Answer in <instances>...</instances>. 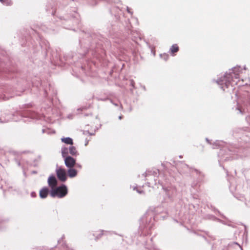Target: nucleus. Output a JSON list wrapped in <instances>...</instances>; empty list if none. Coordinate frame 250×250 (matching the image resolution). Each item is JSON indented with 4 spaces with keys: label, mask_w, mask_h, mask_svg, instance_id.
<instances>
[{
    "label": "nucleus",
    "mask_w": 250,
    "mask_h": 250,
    "mask_svg": "<svg viewBox=\"0 0 250 250\" xmlns=\"http://www.w3.org/2000/svg\"><path fill=\"white\" fill-rule=\"evenodd\" d=\"M138 192H139V193H141L142 192V191H140V190H137Z\"/></svg>",
    "instance_id": "nucleus-22"
},
{
    "label": "nucleus",
    "mask_w": 250,
    "mask_h": 250,
    "mask_svg": "<svg viewBox=\"0 0 250 250\" xmlns=\"http://www.w3.org/2000/svg\"><path fill=\"white\" fill-rule=\"evenodd\" d=\"M161 56L162 57H163L164 59L166 61H167L168 58V55L167 54H164L163 55H161Z\"/></svg>",
    "instance_id": "nucleus-14"
},
{
    "label": "nucleus",
    "mask_w": 250,
    "mask_h": 250,
    "mask_svg": "<svg viewBox=\"0 0 250 250\" xmlns=\"http://www.w3.org/2000/svg\"><path fill=\"white\" fill-rule=\"evenodd\" d=\"M56 172L58 178L62 182H65L67 179L66 173L64 169L61 167L56 169Z\"/></svg>",
    "instance_id": "nucleus-3"
},
{
    "label": "nucleus",
    "mask_w": 250,
    "mask_h": 250,
    "mask_svg": "<svg viewBox=\"0 0 250 250\" xmlns=\"http://www.w3.org/2000/svg\"><path fill=\"white\" fill-rule=\"evenodd\" d=\"M35 192H32V193H31V196H32V197H34V195H35Z\"/></svg>",
    "instance_id": "nucleus-18"
},
{
    "label": "nucleus",
    "mask_w": 250,
    "mask_h": 250,
    "mask_svg": "<svg viewBox=\"0 0 250 250\" xmlns=\"http://www.w3.org/2000/svg\"><path fill=\"white\" fill-rule=\"evenodd\" d=\"M120 107L121 110L123 109V106H122V104H120Z\"/></svg>",
    "instance_id": "nucleus-21"
},
{
    "label": "nucleus",
    "mask_w": 250,
    "mask_h": 250,
    "mask_svg": "<svg viewBox=\"0 0 250 250\" xmlns=\"http://www.w3.org/2000/svg\"><path fill=\"white\" fill-rule=\"evenodd\" d=\"M76 166H77V167H79V168H81V167H81V166L80 165H79V164H76Z\"/></svg>",
    "instance_id": "nucleus-17"
},
{
    "label": "nucleus",
    "mask_w": 250,
    "mask_h": 250,
    "mask_svg": "<svg viewBox=\"0 0 250 250\" xmlns=\"http://www.w3.org/2000/svg\"><path fill=\"white\" fill-rule=\"evenodd\" d=\"M238 109L239 110V112H240V113H242V111H241V109H240L239 108H238Z\"/></svg>",
    "instance_id": "nucleus-20"
},
{
    "label": "nucleus",
    "mask_w": 250,
    "mask_h": 250,
    "mask_svg": "<svg viewBox=\"0 0 250 250\" xmlns=\"http://www.w3.org/2000/svg\"><path fill=\"white\" fill-rule=\"evenodd\" d=\"M115 106H118V104H114L113 103H112Z\"/></svg>",
    "instance_id": "nucleus-23"
},
{
    "label": "nucleus",
    "mask_w": 250,
    "mask_h": 250,
    "mask_svg": "<svg viewBox=\"0 0 250 250\" xmlns=\"http://www.w3.org/2000/svg\"><path fill=\"white\" fill-rule=\"evenodd\" d=\"M182 157H183L182 156H181V155L179 156V158H182Z\"/></svg>",
    "instance_id": "nucleus-25"
},
{
    "label": "nucleus",
    "mask_w": 250,
    "mask_h": 250,
    "mask_svg": "<svg viewBox=\"0 0 250 250\" xmlns=\"http://www.w3.org/2000/svg\"><path fill=\"white\" fill-rule=\"evenodd\" d=\"M0 1L6 5H10L12 4L10 0H0Z\"/></svg>",
    "instance_id": "nucleus-12"
},
{
    "label": "nucleus",
    "mask_w": 250,
    "mask_h": 250,
    "mask_svg": "<svg viewBox=\"0 0 250 250\" xmlns=\"http://www.w3.org/2000/svg\"><path fill=\"white\" fill-rule=\"evenodd\" d=\"M64 163L67 167L72 168L76 164V161L71 156H68L64 159Z\"/></svg>",
    "instance_id": "nucleus-4"
},
{
    "label": "nucleus",
    "mask_w": 250,
    "mask_h": 250,
    "mask_svg": "<svg viewBox=\"0 0 250 250\" xmlns=\"http://www.w3.org/2000/svg\"><path fill=\"white\" fill-rule=\"evenodd\" d=\"M143 175H144L145 176H146V172H145V173L143 174Z\"/></svg>",
    "instance_id": "nucleus-24"
},
{
    "label": "nucleus",
    "mask_w": 250,
    "mask_h": 250,
    "mask_svg": "<svg viewBox=\"0 0 250 250\" xmlns=\"http://www.w3.org/2000/svg\"><path fill=\"white\" fill-rule=\"evenodd\" d=\"M67 194V189L66 187L63 185L59 187L52 189L50 194L52 197H57L61 198L66 195Z\"/></svg>",
    "instance_id": "nucleus-2"
},
{
    "label": "nucleus",
    "mask_w": 250,
    "mask_h": 250,
    "mask_svg": "<svg viewBox=\"0 0 250 250\" xmlns=\"http://www.w3.org/2000/svg\"><path fill=\"white\" fill-rule=\"evenodd\" d=\"M0 99H2V100L5 101L8 100L9 99V97L6 96V94H4L0 97Z\"/></svg>",
    "instance_id": "nucleus-13"
},
{
    "label": "nucleus",
    "mask_w": 250,
    "mask_h": 250,
    "mask_svg": "<svg viewBox=\"0 0 250 250\" xmlns=\"http://www.w3.org/2000/svg\"><path fill=\"white\" fill-rule=\"evenodd\" d=\"M48 184L49 186L52 188L54 189L57 184V181L56 180V177L54 175H51L49 177L48 179Z\"/></svg>",
    "instance_id": "nucleus-5"
},
{
    "label": "nucleus",
    "mask_w": 250,
    "mask_h": 250,
    "mask_svg": "<svg viewBox=\"0 0 250 250\" xmlns=\"http://www.w3.org/2000/svg\"><path fill=\"white\" fill-rule=\"evenodd\" d=\"M178 50L179 47L176 44L172 45L170 48V52L172 54L178 52Z\"/></svg>",
    "instance_id": "nucleus-11"
},
{
    "label": "nucleus",
    "mask_w": 250,
    "mask_h": 250,
    "mask_svg": "<svg viewBox=\"0 0 250 250\" xmlns=\"http://www.w3.org/2000/svg\"><path fill=\"white\" fill-rule=\"evenodd\" d=\"M68 149L67 147H63L62 148V154L63 158L64 159L66 157H68Z\"/></svg>",
    "instance_id": "nucleus-10"
},
{
    "label": "nucleus",
    "mask_w": 250,
    "mask_h": 250,
    "mask_svg": "<svg viewBox=\"0 0 250 250\" xmlns=\"http://www.w3.org/2000/svg\"><path fill=\"white\" fill-rule=\"evenodd\" d=\"M240 68L234 67L231 72L226 73L223 77L221 78L216 81V83L221 86V88L225 90V88H228L229 85L233 84V79L239 78Z\"/></svg>",
    "instance_id": "nucleus-1"
},
{
    "label": "nucleus",
    "mask_w": 250,
    "mask_h": 250,
    "mask_svg": "<svg viewBox=\"0 0 250 250\" xmlns=\"http://www.w3.org/2000/svg\"><path fill=\"white\" fill-rule=\"evenodd\" d=\"M206 140H207L208 142V141H208V139H206Z\"/></svg>",
    "instance_id": "nucleus-26"
},
{
    "label": "nucleus",
    "mask_w": 250,
    "mask_h": 250,
    "mask_svg": "<svg viewBox=\"0 0 250 250\" xmlns=\"http://www.w3.org/2000/svg\"><path fill=\"white\" fill-rule=\"evenodd\" d=\"M61 140L62 142H63L65 144H69V145L73 144V140L70 137L62 138L61 139Z\"/></svg>",
    "instance_id": "nucleus-9"
},
{
    "label": "nucleus",
    "mask_w": 250,
    "mask_h": 250,
    "mask_svg": "<svg viewBox=\"0 0 250 250\" xmlns=\"http://www.w3.org/2000/svg\"><path fill=\"white\" fill-rule=\"evenodd\" d=\"M49 193V188L47 187H44L40 191V196L41 198H45Z\"/></svg>",
    "instance_id": "nucleus-6"
},
{
    "label": "nucleus",
    "mask_w": 250,
    "mask_h": 250,
    "mask_svg": "<svg viewBox=\"0 0 250 250\" xmlns=\"http://www.w3.org/2000/svg\"><path fill=\"white\" fill-rule=\"evenodd\" d=\"M130 84L132 86H134V84H135V82L133 81V80H131L130 81Z\"/></svg>",
    "instance_id": "nucleus-15"
},
{
    "label": "nucleus",
    "mask_w": 250,
    "mask_h": 250,
    "mask_svg": "<svg viewBox=\"0 0 250 250\" xmlns=\"http://www.w3.org/2000/svg\"><path fill=\"white\" fill-rule=\"evenodd\" d=\"M68 176L71 177L73 178L75 177L77 174V171L76 170H75L74 168H70L69 170H68Z\"/></svg>",
    "instance_id": "nucleus-7"
},
{
    "label": "nucleus",
    "mask_w": 250,
    "mask_h": 250,
    "mask_svg": "<svg viewBox=\"0 0 250 250\" xmlns=\"http://www.w3.org/2000/svg\"><path fill=\"white\" fill-rule=\"evenodd\" d=\"M68 150L70 154L73 156H76L78 154L76 147L74 146H70Z\"/></svg>",
    "instance_id": "nucleus-8"
},
{
    "label": "nucleus",
    "mask_w": 250,
    "mask_h": 250,
    "mask_svg": "<svg viewBox=\"0 0 250 250\" xmlns=\"http://www.w3.org/2000/svg\"><path fill=\"white\" fill-rule=\"evenodd\" d=\"M122 118H123V116H120L119 117V119L120 120H121Z\"/></svg>",
    "instance_id": "nucleus-19"
},
{
    "label": "nucleus",
    "mask_w": 250,
    "mask_h": 250,
    "mask_svg": "<svg viewBox=\"0 0 250 250\" xmlns=\"http://www.w3.org/2000/svg\"><path fill=\"white\" fill-rule=\"evenodd\" d=\"M127 11L129 13H130L131 14H132V13L130 11V9L128 7H127Z\"/></svg>",
    "instance_id": "nucleus-16"
}]
</instances>
